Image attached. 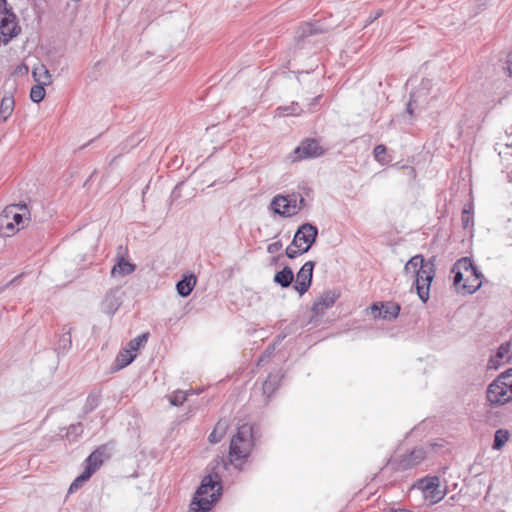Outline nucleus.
<instances>
[{"mask_svg":"<svg viewBox=\"0 0 512 512\" xmlns=\"http://www.w3.org/2000/svg\"><path fill=\"white\" fill-rule=\"evenodd\" d=\"M268 384H269V383H268V381H265V382H264V384H263V390H264V392H266V391H267V389H268Z\"/></svg>","mask_w":512,"mask_h":512,"instance_id":"38","label":"nucleus"},{"mask_svg":"<svg viewBox=\"0 0 512 512\" xmlns=\"http://www.w3.org/2000/svg\"><path fill=\"white\" fill-rule=\"evenodd\" d=\"M415 487L421 491L423 499L429 504L440 502L446 494V490L441 486L440 479L436 476L420 479Z\"/></svg>","mask_w":512,"mask_h":512,"instance_id":"9","label":"nucleus"},{"mask_svg":"<svg viewBox=\"0 0 512 512\" xmlns=\"http://www.w3.org/2000/svg\"><path fill=\"white\" fill-rule=\"evenodd\" d=\"M196 277L194 274L184 275L183 279L177 283V291L183 296L187 297L196 285Z\"/></svg>","mask_w":512,"mask_h":512,"instance_id":"20","label":"nucleus"},{"mask_svg":"<svg viewBox=\"0 0 512 512\" xmlns=\"http://www.w3.org/2000/svg\"><path fill=\"white\" fill-rule=\"evenodd\" d=\"M462 225L464 229L472 228L473 226V207L467 205L464 207L461 215Z\"/></svg>","mask_w":512,"mask_h":512,"instance_id":"28","label":"nucleus"},{"mask_svg":"<svg viewBox=\"0 0 512 512\" xmlns=\"http://www.w3.org/2000/svg\"><path fill=\"white\" fill-rule=\"evenodd\" d=\"M229 429V422L227 420H219L214 426L212 432L208 436V441L211 444L219 443L227 434Z\"/></svg>","mask_w":512,"mask_h":512,"instance_id":"18","label":"nucleus"},{"mask_svg":"<svg viewBox=\"0 0 512 512\" xmlns=\"http://www.w3.org/2000/svg\"><path fill=\"white\" fill-rule=\"evenodd\" d=\"M491 405H504L512 400V368L501 373L487 389Z\"/></svg>","mask_w":512,"mask_h":512,"instance_id":"6","label":"nucleus"},{"mask_svg":"<svg viewBox=\"0 0 512 512\" xmlns=\"http://www.w3.org/2000/svg\"><path fill=\"white\" fill-rule=\"evenodd\" d=\"M304 199L301 196H276L272 201V207L276 213L283 216H293L301 208Z\"/></svg>","mask_w":512,"mask_h":512,"instance_id":"10","label":"nucleus"},{"mask_svg":"<svg viewBox=\"0 0 512 512\" xmlns=\"http://www.w3.org/2000/svg\"><path fill=\"white\" fill-rule=\"evenodd\" d=\"M134 269L135 266L133 264L125 258H120L118 264L112 268L111 274L113 277H120L132 273Z\"/></svg>","mask_w":512,"mask_h":512,"instance_id":"22","label":"nucleus"},{"mask_svg":"<svg viewBox=\"0 0 512 512\" xmlns=\"http://www.w3.org/2000/svg\"><path fill=\"white\" fill-rule=\"evenodd\" d=\"M187 400V394L183 391H175L169 395V401L174 406H180Z\"/></svg>","mask_w":512,"mask_h":512,"instance_id":"31","label":"nucleus"},{"mask_svg":"<svg viewBox=\"0 0 512 512\" xmlns=\"http://www.w3.org/2000/svg\"><path fill=\"white\" fill-rule=\"evenodd\" d=\"M304 32H309V33H311V34H312V33H315L316 31L312 29V24H310V23H306V24H305V30H304Z\"/></svg>","mask_w":512,"mask_h":512,"instance_id":"34","label":"nucleus"},{"mask_svg":"<svg viewBox=\"0 0 512 512\" xmlns=\"http://www.w3.org/2000/svg\"><path fill=\"white\" fill-rule=\"evenodd\" d=\"M508 67V75L510 78H512V50L508 54V61H507Z\"/></svg>","mask_w":512,"mask_h":512,"instance_id":"33","label":"nucleus"},{"mask_svg":"<svg viewBox=\"0 0 512 512\" xmlns=\"http://www.w3.org/2000/svg\"><path fill=\"white\" fill-rule=\"evenodd\" d=\"M91 477L89 476L88 472H82L81 475H79L77 478L74 479V481L71 483L68 492L74 493L77 490H79L83 484L88 481Z\"/></svg>","mask_w":512,"mask_h":512,"instance_id":"29","label":"nucleus"},{"mask_svg":"<svg viewBox=\"0 0 512 512\" xmlns=\"http://www.w3.org/2000/svg\"><path fill=\"white\" fill-rule=\"evenodd\" d=\"M317 236V229L309 224L301 226L296 232L292 244L286 249V256H295L308 251Z\"/></svg>","mask_w":512,"mask_h":512,"instance_id":"8","label":"nucleus"},{"mask_svg":"<svg viewBox=\"0 0 512 512\" xmlns=\"http://www.w3.org/2000/svg\"><path fill=\"white\" fill-rule=\"evenodd\" d=\"M313 268V262L308 261L297 273L294 287L301 295L304 294L311 285Z\"/></svg>","mask_w":512,"mask_h":512,"instance_id":"14","label":"nucleus"},{"mask_svg":"<svg viewBox=\"0 0 512 512\" xmlns=\"http://www.w3.org/2000/svg\"><path fill=\"white\" fill-rule=\"evenodd\" d=\"M15 107L14 97L9 94L5 95L0 102V121L6 122L12 115Z\"/></svg>","mask_w":512,"mask_h":512,"instance_id":"19","label":"nucleus"},{"mask_svg":"<svg viewBox=\"0 0 512 512\" xmlns=\"http://www.w3.org/2000/svg\"><path fill=\"white\" fill-rule=\"evenodd\" d=\"M275 281L283 287H287L293 281V272L290 268L285 267L275 275Z\"/></svg>","mask_w":512,"mask_h":512,"instance_id":"23","label":"nucleus"},{"mask_svg":"<svg viewBox=\"0 0 512 512\" xmlns=\"http://www.w3.org/2000/svg\"><path fill=\"white\" fill-rule=\"evenodd\" d=\"M452 272L457 290L473 293L481 286L480 274L471 262V258H459Z\"/></svg>","mask_w":512,"mask_h":512,"instance_id":"5","label":"nucleus"},{"mask_svg":"<svg viewBox=\"0 0 512 512\" xmlns=\"http://www.w3.org/2000/svg\"><path fill=\"white\" fill-rule=\"evenodd\" d=\"M33 75L35 80L39 82L41 85H47L51 82V76L44 66L35 68L33 71Z\"/></svg>","mask_w":512,"mask_h":512,"instance_id":"26","label":"nucleus"},{"mask_svg":"<svg viewBox=\"0 0 512 512\" xmlns=\"http://www.w3.org/2000/svg\"><path fill=\"white\" fill-rule=\"evenodd\" d=\"M19 32L16 15L8 7L6 0H0V45L8 43Z\"/></svg>","mask_w":512,"mask_h":512,"instance_id":"7","label":"nucleus"},{"mask_svg":"<svg viewBox=\"0 0 512 512\" xmlns=\"http://www.w3.org/2000/svg\"><path fill=\"white\" fill-rule=\"evenodd\" d=\"M106 458H108V454L105 446L98 447L86 458L84 472H88L91 477L102 466Z\"/></svg>","mask_w":512,"mask_h":512,"instance_id":"15","label":"nucleus"},{"mask_svg":"<svg viewBox=\"0 0 512 512\" xmlns=\"http://www.w3.org/2000/svg\"><path fill=\"white\" fill-rule=\"evenodd\" d=\"M276 246H277V243H274V244L270 245V246H269V248H268L269 252L273 253V252L275 251V249H274V248H275Z\"/></svg>","mask_w":512,"mask_h":512,"instance_id":"35","label":"nucleus"},{"mask_svg":"<svg viewBox=\"0 0 512 512\" xmlns=\"http://www.w3.org/2000/svg\"><path fill=\"white\" fill-rule=\"evenodd\" d=\"M511 351L512 345L510 342L501 344L496 354L489 359L488 368L497 370L504 364L508 363L512 355Z\"/></svg>","mask_w":512,"mask_h":512,"instance_id":"16","label":"nucleus"},{"mask_svg":"<svg viewBox=\"0 0 512 512\" xmlns=\"http://www.w3.org/2000/svg\"><path fill=\"white\" fill-rule=\"evenodd\" d=\"M337 299L334 293H325L321 295L313 304V311L315 314H322L324 311L332 307Z\"/></svg>","mask_w":512,"mask_h":512,"instance_id":"17","label":"nucleus"},{"mask_svg":"<svg viewBox=\"0 0 512 512\" xmlns=\"http://www.w3.org/2000/svg\"><path fill=\"white\" fill-rule=\"evenodd\" d=\"M254 447L252 427L243 424L238 427L237 432L233 435L229 445L227 459L236 468H240L249 458Z\"/></svg>","mask_w":512,"mask_h":512,"instance_id":"2","label":"nucleus"},{"mask_svg":"<svg viewBox=\"0 0 512 512\" xmlns=\"http://www.w3.org/2000/svg\"><path fill=\"white\" fill-rule=\"evenodd\" d=\"M148 338H149V333L148 332H145L139 336H137L136 338L130 340L127 345L135 352V354L137 355V352L138 350L144 346L147 341H148Z\"/></svg>","mask_w":512,"mask_h":512,"instance_id":"27","label":"nucleus"},{"mask_svg":"<svg viewBox=\"0 0 512 512\" xmlns=\"http://www.w3.org/2000/svg\"><path fill=\"white\" fill-rule=\"evenodd\" d=\"M400 309V305L392 301L374 303L370 307L371 314L374 318H381L388 321L396 319Z\"/></svg>","mask_w":512,"mask_h":512,"instance_id":"11","label":"nucleus"},{"mask_svg":"<svg viewBox=\"0 0 512 512\" xmlns=\"http://www.w3.org/2000/svg\"><path fill=\"white\" fill-rule=\"evenodd\" d=\"M221 483L217 475H208L195 493L188 512H208L220 496Z\"/></svg>","mask_w":512,"mask_h":512,"instance_id":"3","label":"nucleus"},{"mask_svg":"<svg viewBox=\"0 0 512 512\" xmlns=\"http://www.w3.org/2000/svg\"><path fill=\"white\" fill-rule=\"evenodd\" d=\"M301 112L302 110L297 103H292L291 105L278 107L276 109L277 116H298Z\"/></svg>","mask_w":512,"mask_h":512,"instance_id":"24","label":"nucleus"},{"mask_svg":"<svg viewBox=\"0 0 512 512\" xmlns=\"http://www.w3.org/2000/svg\"><path fill=\"white\" fill-rule=\"evenodd\" d=\"M324 150L315 139H306L294 150V161L321 156Z\"/></svg>","mask_w":512,"mask_h":512,"instance_id":"12","label":"nucleus"},{"mask_svg":"<svg viewBox=\"0 0 512 512\" xmlns=\"http://www.w3.org/2000/svg\"><path fill=\"white\" fill-rule=\"evenodd\" d=\"M45 97V89L43 85H35L30 91V98L33 102L39 103Z\"/></svg>","mask_w":512,"mask_h":512,"instance_id":"30","label":"nucleus"},{"mask_svg":"<svg viewBox=\"0 0 512 512\" xmlns=\"http://www.w3.org/2000/svg\"><path fill=\"white\" fill-rule=\"evenodd\" d=\"M425 459V451L422 448L413 449L396 460L397 470H408L419 465Z\"/></svg>","mask_w":512,"mask_h":512,"instance_id":"13","label":"nucleus"},{"mask_svg":"<svg viewBox=\"0 0 512 512\" xmlns=\"http://www.w3.org/2000/svg\"><path fill=\"white\" fill-rule=\"evenodd\" d=\"M381 15H382V11H377V12H376V14H375V16L371 19V21H373V20H375V19L379 18Z\"/></svg>","mask_w":512,"mask_h":512,"instance_id":"36","label":"nucleus"},{"mask_svg":"<svg viewBox=\"0 0 512 512\" xmlns=\"http://www.w3.org/2000/svg\"><path fill=\"white\" fill-rule=\"evenodd\" d=\"M31 221V213L26 204H10L0 212V236L13 237L25 229Z\"/></svg>","mask_w":512,"mask_h":512,"instance_id":"1","label":"nucleus"},{"mask_svg":"<svg viewBox=\"0 0 512 512\" xmlns=\"http://www.w3.org/2000/svg\"><path fill=\"white\" fill-rule=\"evenodd\" d=\"M510 434L508 430L499 429L495 432L493 448L500 450L509 440Z\"/></svg>","mask_w":512,"mask_h":512,"instance_id":"25","label":"nucleus"},{"mask_svg":"<svg viewBox=\"0 0 512 512\" xmlns=\"http://www.w3.org/2000/svg\"><path fill=\"white\" fill-rule=\"evenodd\" d=\"M391 512H411V511L406 510V509H393Z\"/></svg>","mask_w":512,"mask_h":512,"instance_id":"37","label":"nucleus"},{"mask_svg":"<svg viewBox=\"0 0 512 512\" xmlns=\"http://www.w3.org/2000/svg\"><path fill=\"white\" fill-rule=\"evenodd\" d=\"M135 352L126 345L117 355L115 363L118 369H122L128 366L136 358Z\"/></svg>","mask_w":512,"mask_h":512,"instance_id":"21","label":"nucleus"},{"mask_svg":"<svg viewBox=\"0 0 512 512\" xmlns=\"http://www.w3.org/2000/svg\"><path fill=\"white\" fill-rule=\"evenodd\" d=\"M416 289L419 298L426 302L429 299V291L432 280L435 276L434 263L431 258H410L405 264V270L415 271L416 268Z\"/></svg>","mask_w":512,"mask_h":512,"instance_id":"4","label":"nucleus"},{"mask_svg":"<svg viewBox=\"0 0 512 512\" xmlns=\"http://www.w3.org/2000/svg\"><path fill=\"white\" fill-rule=\"evenodd\" d=\"M386 154V148L384 145H377L374 148V157L378 161H383Z\"/></svg>","mask_w":512,"mask_h":512,"instance_id":"32","label":"nucleus"}]
</instances>
